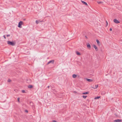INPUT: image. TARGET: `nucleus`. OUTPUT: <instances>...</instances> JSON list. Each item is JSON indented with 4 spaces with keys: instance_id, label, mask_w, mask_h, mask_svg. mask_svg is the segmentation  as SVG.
Returning a JSON list of instances; mask_svg holds the SVG:
<instances>
[{
    "instance_id": "obj_12",
    "label": "nucleus",
    "mask_w": 122,
    "mask_h": 122,
    "mask_svg": "<svg viewBox=\"0 0 122 122\" xmlns=\"http://www.w3.org/2000/svg\"><path fill=\"white\" fill-rule=\"evenodd\" d=\"M89 93V91H88L87 92L83 93L82 94H84V95H86V94H88Z\"/></svg>"
},
{
    "instance_id": "obj_2",
    "label": "nucleus",
    "mask_w": 122,
    "mask_h": 122,
    "mask_svg": "<svg viewBox=\"0 0 122 122\" xmlns=\"http://www.w3.org/2000/svg\"><path fill=\"white\" fill-rule=\"evenodd\" d=\"M23 22L22 21H20L19 23L18 27L19 28H21L22 27L21 25L23 24Z\"/></svg>"
},
{
    "instance_id": "obj_24",
    "label": "nucleus",
    "mask_w": 122,
    "mask_h": 122,
    "mask_svg": "<svg viewBox=\"0 0 122 122\" xmlns=\"http://www.w3.org/2000/svg\"><path fill=\"white\" fill-rule=\"evenodd\" d=\"M10 36V35H9H9H6V36H7V37H8V36Z\"/></svg>"
},
{
    "instance_id": "obj_4",
    "label": "nucleus",
    "mask_w": 122,
    "mask_h": 122,
    "mask_svg": "<svg viewBox=\"0 0 122 122\" xmlns=\"http://www.w3.org/2000/svg\"><path fill=\"white\" fill-rule=\"evenodd\" d=\"M54 60H52L51 61H49L47 63V65H48L50 63H53L54 62Z\"/></svg>"
},
{
    "instance_id": "obj_25",
    "label": "nucleus",
    "mask_w": 122,
    "mask_h": 122,
    "mask_svg": "<svg viewBox=\"0 0 122 122\" xmlns=\"http://www.w3.org/2000/svg\"><path fill=\"white\" fill-rule=\"evenodd\" d=\"M3 36L5 39L6 38V37L5 35H4Z\"/></svg>"
},
{
    "instance_id": "obj_6",
    "label": "nucleus",
    "mask_w": 122,
    "mask_h": 122,
    "mask_svg": "<svg viewBox=\"0 0 122 122\" xmlns=\"http://www.w3.org/2000/svg\"><path fill=\"white\" fill-rule=\"evenodd\" d=\"M122 121V120L120 119H117L116 120H115L114 121V122H121Z\"/></svg>"
},
{
    "instance_id": "obj_28",
    "label": "nucleus",
    "mask_w": 122,
    "mask_h": 122,
    "mask_svg": "<svg viewBox=\"0 0 122 122\" xmlns=\"http://www.w3.org/2000/svg\"><path fill=\"white\" fill-rule=\"evenodd\" d=\"M25 111L26 112H28V111L27 110H25Z\"/></svg>"
},
{
    "instance_id": "obj_22",
    "label": "nucleus",
    "mask_w": 122,
    "mask_h": 122,
    "mask_svg": "<svg viewBox=\"0 0 122 122\" xmlns=\"http://www.w3.org/2000/svg\"><path fill=\"white\" fill-rule=\"evenodd\" d=\"M36 24H38L39 23L38 21L37 20H36Z\"/></svg>"
},
{
    "instance_id": "obj_1",
    "label": "nucleus",
    "mask_w": 122,
    "mask_h": 122,
    "mask_svg": "<svg viewBox=\"0 0 122 122\" xmlns=\"http://www.w3.org/2000/svg\"><path fill=\"white\" fill-rule=\"evenodd\" d=\"M7 44L9 45H11L12 46H14L15 45V43L13 41H7Z\"/></svg>"
},
{
    "instance_id": "obj_15",
    "label": "nucleus",
    "mask_w": 122,
    "mask_h": 122,
    "mask_svg": "<svg viewBox=\"0 0 122 122\" xmlns=\"http://www.w3.org/2000/svg\"><path fill=\"white\" fill-rule=\"evenodd\" d=\"M97 2L98 3V4H103V2L97 1Z\"/></svg>"
},
{
    "instance_id": "obj_18",
    "label": "nucleus",
    "mask_w": 122,
    "mask_h": 122,
    "mask_svg": "<svg viewBox=\"0 0 122 122\" xmlns=\"http://www.w3.org/2000/svg\"><path fill=\"white\" fill-rule=\"evenodd\" d=\"M82 96L83 98L84 99L86 98L87 97L86 96Z\"/></svg>"
},
{
    "instance_id": "obj_7",
    "label": "nucleus",
    "mask_w": 122,
    "mask_h": 122,
    "mask_svg": "<svg viewBox=\"0 0 122 122\" xmlns=\"http://www.w3.org/2000/svg\"><path fill=\"white\" fill-rule=\"evenodd\" d=\"M86 45L87 47L89 49H90L91 48V46L90 44L88 43H87L86 44Z\"/></svg>"
},
{
    "instance_id": "obj_20",
    "label": "nucleus",
    "mask_w": 122,
    "mask_h": 122,
    "mask_svg": "<svg viewBox=\"0 0 122 122\" xmlns=\"http://www.w3.org/2000/svg\"><path fill=\"white\" fill-rule=\"evenodd\" d=\"M22 92L23 93H26V92H25V91L24 90H22Z\"/></svg>"
},
{
    "instance_id": "obj_16",
    "label": "nucleus",
    "mask_w": 122,
    "mask_h": 122,
    "mask_svg": "<svg viewBox=\"0 0 122 122\" xmlns=\"http://www.w3.org/2000/svg\"><path fill=\"white\" fill-rule=\"evenodd\" d=\"M98 85H95V87H93V88H94V89L97 88L98 87Z\"/></svg>"
},
{
    "instance_id": "obj_11",
    "label": "nucleus",
    "mask_w": 122,
    "mask_h": 122,
    "mask_svg": "<svg viewBox=\"0 0 122 122\" xmlns=\"http://www.w3.org/2000/svg\"><path fill=\"white\" fill-rule=\"evenodd\" d=\"M33 87V86H32V85H28V87L29 88H32Z\"/></svg>"
},
{
    "instance_id": "obj_17",
    "label": "nucleus",
    "mask_w": 122,
    "mask_h": 122,
    "mask_svg": "<svg viewBox=\"0 0 122 122\" xmlns=\"http://www.w3.org/2000/svg\"><path fill=\"white\" fill-rule=\"evenodd\" d=\"M100 97V96H98L97 97H96L94 98L95 99H98Z\"/></svg>"
},
{
    "instance_id": "obj_3",
    "label": "nucleus",
    "mask_w": 122,
    "mask_h": 122,
    "mask_svg": "<svg viewBox=\"0 0 122 122\" xmlns=\"http://www.w3.org/2000/svg\"><path fill=\"white\" fill-rule=\"evenodd\" d=\"M113 22L116 23H120V22L118 20L116 19H114L113 20Z\"/></svg>"
},
{
    "instance_id": "obj_21",
    "label": "nucleus",
    "mask_w": 122,
    "mask_h": 122,
    "mask_svg": "<svg viewBox=\"0 0 122 122\" xmlns=\"http://www.w3.org/2000/svg\"><path fill=\"white\" fill-rule=\"evenodd\" d=\"M20 98L19 97H18L17 98V100L18 102H20Z\"/></svg>"
},
{
    "instance_id": "obj_26",
    "label": "nucleus",
    "mask_w": 122,
    "mask_h": 122,
    "mask_svg": "<svg viewBox=\"0 0 122 122\" xmlns=\"http://www.w3.org/2000/svg\"><path fill=\"white\" fill-rule=\"evenodd\" d=\"M110 31H112V29L111 28H110Z\"/></svg>"
},
{
    "instance_id": "obj_8",
    "label": "nucleus",
    "mask_w": 122,
    "mask_h": 122,
    "mask_svg": "<svg viewBox=\"0 0 122 122\" xmlns=\"http://www.w3.org/2000/svg\"><path fill=\"white\" fill-rule=\"evenodd\" d=\"M81 2L82 3L85 4L87 6H88V4L86 2L82 0L81 1Z\"/></svg>"
},
{
    "instance_id": "obj_30",
    "label": "nucleus",
    "mask_w": 122,
    "mask_h": 122,
    "mask_svg": "<svg viewBox=\"0 0 122 122\" xmlns=\"http://www.w3.org/2000/svg\"><path fill=\"white\" fill-rule=\"evenodd\" d=\"M47 87H48V88H49V86H47Z\"/></svg>"
},
{
    "instance_id": "obj_13",
    "label": "nucleus",
    "mask_w": 122,
    "mask_h": 122,
    "mask_svg": "<svg viewBox=\"0 0 122 122\" xmlns=\"http://www.w3.org/2000/svg\"><path fill=\"white\" fill-rule=\"evenodd\" d=\"M77 75L75 74H73L72 75V77L73 78H76L77 77Z\"/></svg>"
},
{
    "instance_id": "obj_9",
    "label": "nucleus",
    "mask_w": 122,
    "mask_h": 122,
    "mask_svg": "<svg viewBox=\"0 0 122 122\" xmlns=\"http://www.w3.org/2000/svg\"><path fill=\"white\" fill-rule=\"evenodd\" d=\"M86 80L87 81H88L89 82H92L93 81V80H92V79H87V78H86Z\"/></svg>"
},
{
    "instance_id": "obj_27",
    "label": "nucleus",
    "mask_w": 122,
    "mask_h": 122,
    "mask_svg": "<svg viewBox=\"0 0 122 122\" xmlns=\"http://www.w3.org/2000/svg\"><path fill=\"white\" fill-rule=\"evenodd\" d=\"M53 122H56V121L55 120H53Z\"/></svg>"
},
{
    "instance_id": "obj_29",
    "label": "nucleus",
    "mask_w": 122,
    "mask_h": 122,
    "mask_svg": "<svg viewBox=\"0 0 122 122\" xmlns=\"http://www.w3.org/2000/svg\"><path fill=\"white\" fill-rule=\"evenodd\" d=\"M85 37L86 39L87 38L86 36H85Z\"/></svg>"
},
{
    "instance_id": "obj_23",
    "label": "nucleus",
    "mask_w": 122,
    "mask_h": 122,
    "mask_svg": "<svg viewBox=\"0 0 122 122\" xmlns=\"http://www.w3.org/2000/svg\"><path fill=\"white\" fill-rule=\"evenodd\" d=\"M106 24H107V25H106V26H107V25L108 24V22H107V21H106Z\"/></svg>"
},
{
    "instance_id": "obj_19",
    "label": "nucleus",
    "mask_w": 122,
    "mask_h": 122,
    "mask_svg": "<svg viewBox=\"0 0 122 122\" xmlns=\"http://www.w3.org/2000/svg\"><path fill=\"white\" fill-rule=\"evenodd\" d=\"M7 81L9 82H10L11 81V80L10 79H9Z\"/></svg>"
},
{
    "instance_id": "obj_10",
    "label": "nucleus",
    "mask_w": 122,
    "mask_h": 122,
    "mask_svg": "<svg viewBox=\"0 0 122 122\" xmlns=\"http://www.w3.org/2000/svg\"><path fill=\"white\" fill-rule=\"evenodd\" d=\"M96 42L97 43L98 45L99 46L100 44V42L97 39L96 40Z\"/></svg>"
},
{
    "instance_id": "obj_14",
    "label": "nucleus",
    "mask_w": 122,
    "mask_h": 122,
    "mask_svg": "<svg viewBox=\"0 0 122 122\" xmlns=\"http://www.w3.org/2000/svg\"><path fill=\"white\" fill-rule=\"evenodd\" d=\"M76 53L77 55H81L80 53L78 51H76Z\"/></svg>"
},
{
    "instance_id": "obj_5",
    "label": "nucleus",
    "mask_w": 122,
    "mask_h": 122,
    "mask_svg": "<svg viewBox=\"0 0 122 122\" xmlns=\"http://www.w3.org/2000/svg\"><path fill=\"white\" fill-rule=\"evenodd\" d=\"M93 47L94 48H95V50L96 51H98V49L96 45H93Z\"/></svg>"
}]
</instances>
